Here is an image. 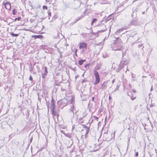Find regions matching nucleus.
<instances>
[{
    "instance_id": "nucleus-7",
    "label": "nucleus",
    "mask_w": 157,
    "mask_h": 157,
    "mask_svg": "<svg viewBox=\"0 0 157 157\" xmlns=\"http://www.w3.org/2000/svg\"><path fill=\"white\" fill-rule=\"evenodd\" d=\"M43 36L42 35H34L32 36V37L35 38H40Z\"/></svg>"
},
{
    "instance_id": "nucleus-8",
    "label": "nucleus",
    "mask_w": 157,
    "mask_h": 157,
    "mask_svg": "<svg viewBox=\"0 0 157 157\" xmlns=\"http://www.w3.org/2000/svg\"><path fill=\"white\" fill-rule=\"evenodd\" d=\"M101 86L102 89L106 88V83L105 82H103L101 85Z\"/></svg>"
},
{
    "instance_id": "nucleus-3",
    "label": "nucleus",
    "mask_w": 157,
    "mask_h": 157,
    "mask_svg": "<svg viewBox=\"0 0 157 157\" xmlns=\"http://www.w3.org/2000/svg\"><path fill=\"white\" fill-rule=\"evenodd\" d=\"M94 74L95 78V81L94 83V84L96 85L99 83L100 81L99 75L98 72L96 70H94Z\"/></svg>"
},
{
    "instance_id": "nucleus-10",
    "label": "nucleus",
    "mask_w": 157,
    "mask_h": 157,
    "mask_svg": "<svg viewBox=\"0 0 157 157\" xmlns=\"http://www.w3.org/2000/svg\"><path fill=\"white\" fill-rule=\"evenodd\" d=\"M11 35L13 36H18V34H14L13 33H11Z\"/></svg>"
},
{
    "instance_id": "nucleus-25",
    "label": "nucleus",
    "mask_w": 157,
    "mask_h": 157,
    "mask_svg": "<svg viewBox=\"0 0 157 157\" xmlns=\"http://www.w3.org/2000/svg\"><path fill=\"white\" fill-rule=\"evenodd\" d=\"M53 105H54V104H53V103L52 102V105L53 106Z\"/></svg>"
},
{
    "instance_id": "nucleus-27",
    "label": "nucleus",
    "mask_w": 157,
    "mask_h": 157,
    "mask_svg": "<svg viewBox=\"0 0 157 157\" xmlns=\"http://www.w3.org/2000/svg\"><path fill=\"white\" fill-rule=\"evenodd\" d=\"M133 92H135V90H133Z\"/></svg>"
},
{
    "instance_id": "nucleus-9",
    "label": "nucleus",
    "mask_w": 157,
    "mask_h": 157,
    "mask_svg": "<svg viewBox=\"0 0 157 157\" xmlns=\"http://www.w3.org/2000/svg\"><path fill=\"white\" fill-rule=\"evenodd\" d=\"M84 60H80L79 61L78 63L80 65H82L84 62Z\"/></svg>"
},
{
    "instance_id": "nucleus-17",
    "label": "nucleus",
    "mask_w": 157,
    "mask_h": 157,
    "mask_svg": "<svg viewBox=\"0 0 157 157\" xmlns=\"http://www.w3.org/2000/svg\"><path fill=\"white\" fill-rule=\"evenodd\" d=\"M29 80L31 81H32L33 80V78H32L31 76V75H30V77H29Z\"/></svg>"
},
{
    "instance_id": "nucleus-13",
    "label": "nucleus",
    "mask_w": 157,
    "mask_h": 157,
    "mask_svg": "<svg viewBox=\"0 0 157 157\" xmlns=\"http://www.w3.org/2000/svg\"><path fill=\"white\" fill-rule=\"evenodd\" d=\"M97 20V19L96 18H94L93 19L92 21L91 22V25H92L93 24V23L95 21H96Z\"/></svg>"
},
{
    "instance_id": "nucleus-19",
    "label": "nucleus",
    "mask_w": 157,
    "mask_h": 157,
    "mask_svg": "<svg viewBox=\"0 0 157 157\" xmlns=\"http://www.w3.org/2000/svg\"><path fill=\"white\" fill-rule=\"evenodd\" d=\"M138 155V152H137L136 153V156H137Z\"/></svg>"
},
{
    "instance_id": "nucleus-23",
    "label": "nucleus",
    "mask_w": 157,
    "mask_h": 157,
    "mask_svg": "<svg viewBox=\"0 0 157 157\" xmlns=\"http://www.w3.org/2000/svg\"><path fill=\"white\" fill-rule=\"evenodd\" d=\"M114 82V80H113V81H112V83H113Z\"/></svg>"
},
{
    "instance_id": "nucleus-22",
    "label": "nucleus",
    "mask_w": 157,
    "mask_h": 157,
    "mask_svg": "<svg viewBox=\"0 0 157 157\" xmlns=\"http://www.w3.org/2000/svg\"><path fill=\"white\" fill-rule=\"evenodd\" d=\"M88 66V64H87L85 66V68H86V66Z\"/></svg>"
},
{
    "instance_id": "nucleus-26",
    "label": "nucleus",
    "mask_w": 157,
    "mask_h": 157,
    "mask_svg": "<svg viewBox=\"0 0 157 157\" xmlns=\"http://www.w3.org/2000/svg\"><path fill=\"white\" fill-rule=\"evenodd\" d=\"M77 49H76L75 51V53H76V52H77Z\"/></svg>"
},
{
    "instance_id": "nucleus-5",
    "label": "nucleus",
    "mask_w": 157,
    "mask_h": 157,
    "mask_svg": "<svg viewBox=\"0 0 157 157\" xmlns=\"http://www.w3.org/2000/svg\"><path fill=\"white\" fill-rule=\"evenodd\" d=\"M74 102V99L73 98H72L71 99V103L72 105V106L71 108V111L72 112L73 114H74L73 110H74V107L73 104V102Z\"/></svg>"
},
{
    "instance_id": "nucleus-24",
    "label": "nucleus",
    "mask_w": 157,
    "mask_h": 157,
    "mask_svg": "<svg viewBox=\"0 0 157 157\" xmlns=\"http://www.w3.org/2000/svg\"><path fill=\"white\" fill-rule=\"evenodd\" d=\"M109 100H110V99H111V98H110V96H109Z\"/></svg>"
},
{
    "instance_id": "nucleus-16",
    "label": "nucleus",
    "mask_w": 157,
    "mask_h": 157,
    "mask_svg": "<svg viewBox=\"0 0 157 157\" xmlns=\"http://www.w3.org/2000/svg\"><path fill=\"white\" fill-rule=\"evenodd\" d=\"M21 19V18L20 17H19L18 18H16L15 19V21H16L17 20L19 21L20 19Z\"/></svg>"
},
{
    "instance_id": "nucleus-18",
    "label": "nucleus",
    "mask_w": 157,
    "mask_h": 157,
    "mask_svg": "<svg viewBox=\"0 0 157 157\" xmlns=\"http://www.w3.org/2000/svg\"><path fill=\"white\" fill-rule=\"evenodd\" d=\"M115 132H116V131H114V133L113 134H112V135H113V137H114L115 136Z\"/></svg>"
},
{
    "instance_id": "nucleus-12",
    "label": "nucleus",
    "mask_w": 157,
    "mask_h": 157,
    "mask_svg": "<svg viewBox=\"0 0 157 157\" xmlns=\"http://www.w3.org/2000/svg\"><path fill=\"white\" fill-rule=\"evenodd\" d=\"M83 17L82 16H81L80 17H78L76 19V20H77V21H78V20H80Z\"/></svg>"
},
{
    "instance_id": "nucleus-6",
    "label": "nucleus",
    "mask_w": 157,
    "mask_h": 157,
    "mask_svg": "<svg viewBox=\"0 0 157 157\" xmlns=\"http://www.w3.org/2000/svg\"><path fill=\"white\" fill-rule=\"evenodd\" d=\"M5 6L6 8L8 10H10L11 9V5L10 3L7 2L5 3Z\"/></svg>"
},
{
    "instance_id": "nucleus-28",
    "label": "nucleus",
    "mask_w": 157,
    "mask_h": 157,
    "mask_svg": "<svg viewBox=\"0 0 157 157\" xmlns=\"http://www.w3.org/2000/svg\"><path fill=\"white\" fill-rule=\"evenodd\" d=\"M92 99H93V100L94 99V97Z\"/></svg>"
},
{
    "instance_id": "nucleus-1",
    "label": "nucleus",
    "mask_w": 157,
    "mask_h": 157,
    "mask_svg": "<svg viewBox=\"0 0 157 157\" xmlns=\"http://www.w3.org/2000/svg\"><path fill=\"white\" fill-rule=\"evenodd\" d=\"M84 129L82 130L83 134L82 135V138L83 140H86L89 132V128L85 126Z\"/></svg>"
},
{
    "instance_id": "nucleus-2",
    "label": "nucleus",
    "mask_w": 157,
    "mask_h": 157,
    "mask_svg": "<svg viewBox=\"0 0 157 157\" xmlns=\"http://www.w3.org/2000/svg\"><path fill=\"white\" fill-rule=\"evenodd\" d=\"M87 48V44L84 42L80 43L79 44V48L82 49L81 53H84L85 51L86 50Z\"/></svg>"
},
{
    "instance_id": "nucleus-11",
    "label": "nucleus",
    "mask_w": 157,
    "mask_h": 157,
    "mask_svg": "<svg viewBox=\"0 0 157 157\" xmlns=\"http://www.w3.org/2000/svg\"><path fill=\"white\" fill-rule=\"evenodd\" d=\"M47 68L46 67H45V70H44V74L45 75H47Z\"/></svg>"
},
{
    "instance_id": "nucleus-21",
    "label": "nucleus",
    "mask_w": 157,
    "mask_h": 157,
    "mask_svg": "<svg viewBox=\"0 0 157 157\" xmlns=\"http://www.w3.org/2000/svg\"><path fill=\"white\" fill-rule=\"evenodd\" d=\"M136 98V97H135L134 98H131V99L132 100H133L134 99H135Z\"/></svg>"
},
{
    "instance_id": "nucleus-15",
    "label": "nucleus",
    "mask_w": 157,
    "mask_h": 157,
    "mask_svg": "<svg viewBox=\"0 0 157 157\" xmlns=\"http://www.w3.org/2000/svg\"><path fill=\"white\" fill-rule=\"evenodd\" d=\"M43 8L44 10L45 9L46 10H47V7L45 6H44Z\"/></svg>"
},
{
    "instance_id": "nucleus-30",
    "label": "nucleus",
    "mask_w": 157,
    "mask_h": 157,
    "mask_svg": "<svg viewBox=\"0 0 157 157\" xmlns=\"http://www.w3.org/2000/svg\"><path fill=\"white\" fill-rule=\"evenodd\" d=\"M135 1H135H135H133V2H135Z\"/></svg>"
},
{
    "instance_id": "nucleus-29",
    "label": "nucleus",
    "mask_w": 157,
    "mask_h": 157,
    "mask_svg": "<svg viewBox=\"0 0 157 157\" xmlns=\"http://www.w3.org/2000/svg\"><path fill=\"white\" fill-rule=\"evenodd\" d=\"M151 90H152V88H151Z\"/></svg>"
},
{
    "instance_id": "nucleus-4",
    "label": "nucleus",
    "mask_w": 157,
    "mask_h": 157,
    "mask_svg": "<svg viewBox=\"0 0 157 157\" xmlns=\"http://www.w3.org/2000/svg\"><path fill=\"white\" fill-rule=\"evenodd\" d=\"M112 46V50L114 51L119 50L121 48V45L116 43L113 44Z\"/></svg>"
},
{
    "instance_id": "nucleus-14",
    "label": "nucleus",
    "mask_w": 157,
    "mask_h": 157,
    "mask_svg": "<svg viewBox=\"0 0 157 157\" xmlns=\"http://www.w3.org/2000/svg\"><path fill=\"white\" fill-rule=\"evenodd\" d=\"M13 15H15L16 14V11L15 9H14L13 11Z\"/></svg>"
},
{
    "instance_id": "nucleus-20",
    "label": "nucleus",
    "mask_w": 157,
    "mask_h": 157,
    "mask_svg": "<svg viewBox=\"0 0 157 157\" xmlns=\"http://www.w3.org/2000/svg\"><path fill=\"white\" fill-rule=\"evenodd\" d=\"M48 15H51V12H49L48 11Z\"/></svg>"
}]
</instances>
